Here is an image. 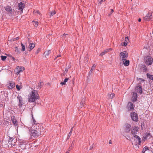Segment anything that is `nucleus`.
Returning <instances> with one entry per match:
<instances>
[{"label":"nucleus","mask_w":153,"mask_h":153,"mask_svg":"<svg viewBox=\"0 0 153 153\" xmlns=\"http://www.w3.org/2000/svg\"><path fill=\"white\" fill-rule=\"evenodd\" d=\"M138 21L139 22H141V19H140V18L138 20Z\"/></svg>","instance_id":"49530a36"},{"label":"nucleus","mask_w":153,"mask_h":153,"mask_svg":"<svg viewBox=\"0 0 153 153\" xmlns=\"http://www.w3.org/2000/svg\"><path fill=\"white\" fill-rule=\"evenodd\" d=\"M139 127L136 126H135L132 127L131 129V135L133 137L137 136V134L139 133Z\"/></svg>","instance_id":"20e7f679"},{"label":"nucleus","mask_w":153,"mask_h":153,"mask_svg":"<svg viewBox=\"0 0 153 153\" xmlns=\"http://www.w3.org/2000/svg\"><path fill=\"white\" fill-rule=\"evenodd\" d=\"M0 105V106H2V105Z\"/></svg>","instance_id":"5fc2aeb1"},{"label":"nucleus","mask_w":153,"mask_h":153,"mask_svg":"<svg viewBox=\"0 0 153 153\" xmlns=\"http://www.w3.org/2000/svg\"><path fill=\"white\" fill-rule=\"evenodd\" d=\"M11 119L13 123L14 124V125L15 126H16L17 125V121L15 119V117H12Z\"/></svg>","instance_id":"4be33fe9"},{"label":"nucleus","mask_w":153,"mask_h":153,"mask_svg":"<svg viewBox=\"0 0 153 153\" xmlns=\"http://www.w3.org/2000/svg\"><path fill=\"white\" fill-rule=\"evenodd\" d=\"M123 61L124 65L126 66H128L129 64V61L127 60L126 59H124V60H122Z\"/></svg>","instance_id":"aec40b11"},{"label":"nucleus","mask_w":153,"mask_h":153,"mask_svg":"<svg viewBox=\"0 0 153 153\" xmlns=\"http://www.w3.org/2000/svg\"><path fill=\"white\" fill-rule=\"evenodd\" d=\"M71 132H70L68 135V137H70L71 135Z\"/></svg>","instance_id":"c03bdc74"},{"label":"nucleus","mask_w":153,"mask_h":153,"mask_svg":"<svg viewBox=\"0 0 153 153\" xmlns=\"http://www.w3.org/2000/svg\"><path fill=\"white\" fill-rule=\"evenodd\" d=\"M15 51L16 52L18 53H19V51L18 50V48L17 47H15Z\"/></svg>","instance_id":"a19ab883"},{"label":"nucleus","mask_w":153,"mask_h":153,"mask_svg":"<svg viewBox=\"0 0 153 153\" xmlns=\"http://www.w3.org/2000/svg\"><path fill=\"white\" fill-rule=\"evenodd\" d=\"M40 50L41 49L39 48H38L35 52L36 54H38L40 51Z\"/></svg>","instance_id":"e433bc0d"},{"label":"nucleus","mask_w":153,"mask_h":153,"mask_svg":"<svg viewBox=\"0 0 153 153\" xmlns=\"http://www.w3.org/2000/svg\"><path fill=\"white\" fill-rule=\"evenodd\" d=\"M120 56L122 61L126 59L128 56V53L126 51H124L120 53Z\"/></svg>","instance_id":"423d86ee"},{"label":"nucleus","mask_w":153,"mask_h":153,"mask_svg":"<svg viewBox=\"0 0 153 153\" xmlns=\"http://www.w3.org/2000/svg\"><path fill=\"white\" fill-rule=\"evenodd\" d=\"M32 22L34 25L35 27H37L38 25L39 22L36 21H33Z\"/></svg>","instance_id":"bb28decb"},{"label":"nucleus","mask_w":153,"mask_h":153,"mask_svg":"<svg viewBox=\"0 0 153 153\" xmlns=\"http://www.w3.org/2000/svg\"><path fill=\"white\" fill-rule=\"evenodd\" d=\"M68 35V34H64L63 35H62L61 36H62V37H64L66 35Z\"/></svg>","instance_id":"a18cd8bd"},{"label":"nucleus","mask_w":153,"mask_h":153,"mask_svg":"<svg viewBox=\"0 0 153 153\" xmlns=\"http://www.w3.org/2000/svg\"><path fill=\"white\" fill-rule=\"evenodd\" d=\"M35 43H30L28 47V49H29L28 51H30L32 50L35 47Z\"/></svg>","instance_id":"4468645a"},{"label":"nucleus","mask_w":153,"mask_h":153,"mask_svg":"<svg viewBox=\"0 0 153 153\" xmlns=\"http://www.w3.org/2000/svg\"><path fill=\"white\" fill-rule=\"evenodd\" d=\"M136 90L137 91L138 93L142 94V90L141 86L139 85L136 88Z\"/></svg>","instance_id":"f3484780"},{"label":"nucleus","mask_w":153,"mask_h":153,"mask_svg":"<svg viewBox=\"0 0 153 153\" xmlns=\"http://www.w3.org/2000/svg\"><path fill=\"white\" fill-rule=\"evenodd\" d=\"M147 77L149 79L152 80H153V75H151L148 74H147Z\"/></svg>","instance_id":"cd10ccee"},{"label":"nucleus","mask_w":153,"mask_h":153,"mask_svg":"<svg viewBox=\"0 0 153 153\" xmlns=\"http://www.w3.org/2000/svg\"><path fill=\"white\" fill-rule=\"evenodd\" d=\"M67 71H68L67 69H65V73H67Z\"/></svg>","instance_id":"8fccbe9b"},{"label":"nucleus","mask_w":153,"mask_h":153,"mask_svg":"<svg viewBox=\"0 0 153 153\" xmlns=\"http://www.w3.org/2000/svg\"><path fill=\"white\" fill-rule=\"evenodd\" d=\"M153 62V59L150 56H147L145 58V63L147 65H151Z\"/></svg>","instance_id":"39448f33"},{"label":"nucleus","mask_w":153,"mask_h":153,"mask_svg":"<svg viewBox=\"0 0 153 153\" xmlns=\"http://www.w3.org/2000/svg\"><path fill=\"white\" fill-rule=\"evenodd\" d=\"M94 144H92L91 145V146L90 147L89 149L90 150H91L93 149V148H94Z\"/></svg>","instance_id":"58836bf2"},{"label":"nucleus","mask_w":153,"mask_h":153,"mask_svg":"<svg viewBox=\"0 0 153 153\" xmlns=\"http://www.w3.org/2000/svg\"><path fill=\"white\" fill-rule=\"evenodd\" d=\"M21 45L22 46V51H24L25 50V47L24 45H23L22 43H21Z\"/></svg>","instance_id":"7c9ffc66"},{"label":"nucleus","mask_w":153,"mask_h":153,"mask_svg":"<svg viewBox=\"0 0 153 153\" xmlns=\"http://www.w3.org/2000/svg\"><path fill=\"white\" fill-rule=\"evenodd\" d=\"M16 39H19L18 37H17Z\"/></svg>","instance_id":"864d4df0"},{"label":"nucleus","mask_w":153,"mask_h":153,"mask_svg":"<svg viewBox=\"0 0 153 153\" xmlns=\"http://www.w3.org/2000/svg\"><path fill=\"white\" fill-rule=\"evenodd\" d=\"M16 69L20 72L24 70L25 68L24 67L22 66H17Z\"/></svg>","instance_id":"dca6fc26"},{"label":"nucleus","mask_w":153,"mask_h":153,"mask_svg":"<svg viewBox=\"0 0 153 153\" xmlns=\"http://www.w3.org/2000/svg\"><path fill=\"white\" fill-rule=\"evenodd\" d=\"M50 13V16H53L56 13L55 10H53Z\"/></svg>","instance_id":"c756f323"},{"label":"nucleus","mask_w":153,"mask_h":153,"mask_svg":"<svg viewBox=\"0 0 153 153\" xmlns=\"http://www.w3.org/2000/svg\"><path fill=\"white\" fill-rule=\"evenodd\" d=\"M73 128H72L71 130V131H70V132H71V133H72V130H73Z\"/></svg>","instance_id":"09e8293b"},{"label":"nucleus","mask_w":153,"mask_h":153,"mask_svg":"<svg viewBox=\"0 0 153 153\" xmlns=\"http://www.w3.org/2000/svg\"><path fill=\"white\" fill-rule=\"evenodd\" d=\"M96 66V65L95 64H94L92 67L91 70L92 69H94L95 68Z\"/></svg>","instance_id":"37998d69"},{"label":"nucleus","mask_w":153,"mask_h":153,"mask_svg":"<svg viewBox=\"0 0 153 153\" xmlns=\"http://www.w3.org/2000/svg\"><path fill=\"white\" fill-rule=\"evenodd\" d=\"M104 1V0H98V4L99 5H100L102 3V2Z\"/></svg>","instance_id":"4c0bfd02"},{"label":"nucleus","mask_w":153,"mask_h":153,"mask_svg":"<svg viewBox=\"0 0 153 153\" xmlns=\"http://www.w3.org/2000/svg\"><path fill=\"white\" fill-rule=\"evenodd\" d=\"M114 12V10L113 9H111L110 12V13L109 14L108 16H111V15Z\"/></svg>","instance_id":"ea45409f"},{"label":"nucleus","mask_w":153,"mask_h":153,"mask_svg":"<svg viewBox=\"0 0 153 153\" xmlns=\"http://www.w3.org/2000/svg\"><path fill=\"white\" fill-rule=\"evenodd\" d=\"M0 105V106H2V105Z\"/></svg>","instance_id":"6e6d98bb"},{"label":"nucleus","mask_w":153,"mask_h":153,"mask_svg":"<svg viewBox=\"0 0 153 153\" xmlns=\"http://www.w3.org/2000/svg\"><path fill=\"white\" fill-rule=\"evenodd\" d=\"M127 107L128 110L130 111H132L134 108L133 104L131 102H128Z\"/></svg>","instance_id":"ddd939ff"},{"label":"nucleus","mask_w":153,"mask_h":153,"mask_svg":"<svg viewBox=\"0 0 153 153\" xmlns=\"http://www.w3.org/2000/svg\"><path fill=\"white\" fill-rule=\"evenodd\" d=\"M16 88L19 91L22 88V87L21 86L19 85H16Z\"/></svg>","instance_id":"72a5a7b5"},{"label":"nucleus","mask_w":153,"mask_h":153,"mask_svg":"<svg viewBox=\"0 0 153 153\" xmlns=\"http://www.w3.org/2000/svg\"><path fill=\"white\" fill-rule=\"evenodd\" d=\"M129 41V39L128 37H126L125 38V41L124 42H123V44H122V46H126L127 45V44L128 43V41Z\"/></svg>","instance_id":"6ab92c4d"},{"label":"nucleus","mask_w":153,"mask_h":153,"mask_svg":"<svg viewBox=\"0 0 153 153\" xmlns=\"http://www.w3.org/2000/svg\"><path fill=\"white\" fill-rule=\"evenodd\" d=\"M108 98L111 99H112L115 96V94L114 93H111L109 95H108Z\"/></svg>","instance_id":"a878e982"},{"label":"nucleus","mask_w":153,"mask_h":153,"mask_svg":"<svg viewBox=\"0 0 153 153\" xmlns=\"http://www.w3.org/2000/svg\"><path fill=\"white\" fill-rule=\"evenodd\" d=\"M33 13L34 14H38L39 15H40V13L39 12V11L38 10H34L33 12Z\"/></svg>","instance_id":"473e14b6"},{"label":"nucleus","mask_w":153,"mask_h":153,"mask_svg":"<svg viewBox=\"0 0 153 153\" xmlns=\"http://www.w3.org/2000/svg\"><path fill=\"white\" fill-rule=\"evenodd\" d=\"M5 10L11 13L12 11V9L11 7L9 6H7L5 8Z\"/></svg>","instance_id":"412c9836"},{"label":"nucleus","mask_w":153,"mask_h":153,"mask_svg":"<svg viewBox=\"0 0 153 153\" xmlns=\"http://www.w3.org/2000/svg\"><path fill=\"white\" fill-rule=\"evenodd\" d=\"M131 117L134 121L137 122L138 121V117L137 114L135 112H132L131 114Z\"/></svg>","instance_id":"6e6552de"},{"label":"nucleus","mask_w":153,"mask_h":153,"mask_svg":"<svg viewBox=\"0 0 153 153\" xmlns=\"http://www.w3.org/2000/svg\"><path fill=\"white\" fill-rule=\"evenodd\" d=\"M152 15V13L149 12L143 18V20L149 21L151 19Z\"/></svg>","instance_id":"9d476101"},{"label":"nucleus","mask_w":153,"mask_h":153,"mask_svg":"<svg viewBox=\"0 0 153 153\" xmlns=\"http://www.w3.org/2000/svg\"><path fill=\"white\" fill-rule=\"evenodd\" d=\"M66 153H69V152L68 151H67Z\"/></svg>","instance_id":"603ef678"},{"label":"nucleus","mask_w":153,"mask_h":153,"mask_svg":"<svg viewBox=\"0 0 153 153\" xmlns=\"http://www.w3.org/2000/svg\"><path fill=\"white\" fill-rule=\"evenodd\" d=\"M131 126L129 124L126 123L125 125L124 130L125 133L129 132L131 130Z\"/></svg>","instance_id":"0eeeda50"},{"label":"nucleus","mask_w":153,"mask_h":153,"mask_svg":"<svg viewBox=\"0 0 153 153\" xmlns=\"http://www.w3.org/2000/svg\"><path fill=\"white\" fill-rule=\"evenodd\" d=\"M15 87V84L13 82H10L7 85V87L10 89H11Z\"/></svg>","instance_id":"2eb2a0df"},{"label":"nucleus","mask_w":153,"mask_h":153,"mask_svg":"<svg viewBox=\"0 0 153 153\" xmlns=\"http://www.w3.org/2000/svg\"><path fill=\"white\" fill-rule=\"evenodd\" d=\"M148 149V148L147 147L145 146L143 149V150L142 151V152L143 153H144Z\"/></svg>","instance_id":"2f4dec72"},{"label":"nucleus","mask_w":153,"mask_h":153,"mask_svg":"<svg viewBox=\"0 0 153 153\" xmlns=\"http://www.w3.org/2000/svg\"><path fill=\"white\" fill-rule=\"evenodd\" d=\"M69 78H65L64 81L60 83V84L62 85H65L66 84V83L68 81Z\"/></svg>","instance_id":"b1692460"},{"label":"nucleus","mask_w":153,"mask_h":153,"mask_svg":"<svg viewBox=\"0 0 153 153\" xmlns=\"http://www.w3.org/2000/svg\"><path fill=\"white\" fill-rule=\"evenodd\" d=\"M151 135L149 133H146L144 135L143 137L144 140H146L149 139L151 138Z\"/></svg>","instance_id":"f8f14e48"},{"label":"nucleus","mask_w":153,"mask_h":153,"mask_svg":"<svg viewBox=\"0 0 153 153\" xmlns=\"http://www.w3.org/2000/svg\"><path fill=\"white\" fill-rule=\"evenodd\" d=\"M36 129H31V136L34 137H38L41 134L42 129L41 128L37 125L34 126Z\"/></svg>","instance_id":"f257e3e1"},{"label":"nucleus","mask_w":153,"mask_h":153,"mask_svg":"<svg viewBox=\"0 0 153 153\" xmlns=\"http://www.w3.org/2000/svg\"><path fill=\"white\" fill-rule=\"evenodd\" d=\"M25 5L24 3H23L22 2L19 3L18 4V9L20 10V13H21L23 12V10L25 8Z\"/></svg>","instance_id":"1a4fd4ad"},{"label":"nucleus","mask_w":153,"mask_h":153,"mask_svg":"<svg viewBox=\"0 0 153 153\" xmlns=\"http://www.w3.org/2000/svg\"><path fill=\"white\" fill-rule=\"evenodd\" d=\"M137 98V93L135 92L133 93V95L132 96V100L133 101H136Z\"/></svg>","instance_id":"a211bd4d"},{"label":"nucleus","mask_w":153,"mask_h":153,"mask_svg":"<svg viewBox=\"0 0 153 153\" xmlns=\"http://www.w3.org/2000/svg\"><path fill=\"white\" fill-rule=\"evenodd\" d=\"M7 57L5 56H1V60L3 61L5 60L6 59Z\"/></svg>","instance_id":"f704fd0d"},{"label":"nucleus","mask_w":153,"mask_h":153,"mask_svg":"<svg viewBox=\"0 0 153 153\" xmlns=\"http://www.w3.org/2000/svg\"><path fill=\"white\" fill-rule=\"evenodd\" d=\"M51 53V51L50 50H49L48 51H45L44 54H45V56H48Z\"/></svg>","instance_id":"393cba45"},{"label":"nucleus","mask_w":153,"mask_h":153,"mask_svg":"<svg viewBox=\"0 0 153 153\" xmlns=\"http://www.w3.org/2000/svg\"><path fill=\"white\" fill-rule=\"evenodd\" d=\"M17 98L18 99L19 101V105L20 106H22V105L24 104V103L22 97L19 95L17 97Z\"/></svg>","instance_id":"9b49d317"},{"label":"nucleus","mask_w":153,"mask_h":153,"mask_svg":"<svg viewBox=\"0 0 153 153\" xmlns=\"http://www.w3.org/2000/svg\"><path fill=\"white\" fill-rule=\"evenodd\" d=\"M105 0H104V1H105Z\"/></svg>","instance_id":"13d9d810"},{"label":"nucleus","mask_w":153,"mask_h":153,"mask_svg":"<svg viewBox=\"0 0 153 153\" xmlns=\"http://www.w3.org/2000/svg\"><path fill=\"white\" fill-rule=\"evenodd\" d=\"M108 50H105L104 51L101 53L100 54V55L101 56H103L105 53H107L108 52Z\"/></svg>","instance_id":"c85d7f7f"},{"label":"nucleus","mask_w":153,"mask_h":153,"mask_svg":"<svg viewBox=\"0 0 153 153\" xmlns=\"http://www.w3.org/2000/svg\"><path fill=\"white\" fill-rule=\"evenodd\" d=\"M43 85V83L42 82H40L38 84V86L40 88H41L42 86V85Z\"/></svg>","instance_id":"c9c22d12"},{"label":"nucleus","mask_w":153,"mask_h":153,"mask_svg":"<svg viewBox=\"0 0 153 153\" xmlns=\"http://www.w3.org/2000/svg\"><path fill=\"white\" fill-rule=\"evenodd\" d=\"M12 58L13 60H15V58H14V57H12Z\"/></svg>","instance_id":"3c124183"},{"label":"nucleus","mask_w":153,"mask_h":153,"mask_svg":"<svg viewBox=\"0 0 153 153\" xmlns=\"http://www.w3.org/2000/svg\"><path fill=\"white\" fill-rule=\"evenodd\" d=\"M61 56V55H58L57 56V57H56V58H57V57H60Z\"/></svg>","instance_id":"de8ad7c7"},{"label":"nucleus","mask_w":153,"mask_h":153,"mask_svg":"<svg viewBox=\"0 0 153 153\" xmlns=\"http://www.w3.org/2000/svg\"><path fill=\"white\" fill-rule=\"evenodd\" d=\"M85 100L86 98L85 97H84L83 99H82V100L81 101L80 103L81 108L84 106V101Z\"/></svg>","instance_id":"5701e85b"},{"label":"nucleus","mask_w":153,"mask_h":153,"mask_svg":"<svg viewBox=\"0 0 153 153\" xmlns=\"http://www.w3.org/2000/svg\"><path fill=\"white\" fill-rule=\"evenodd\" d=\"M15 71H16V74L17 75H19V74L20 73V72L17 71V70H16L15 69Z\"/></svg>","instance_id":"79ce46f5"},{"label":"nucleus","mask_w":153,"mask_h":153,"mask_svg":"<svg viewBox=\"0 0 153 153\" xmlns=\"http://www.w3.org/2000/svg\"><path fill=\"white\" fill-rule=\"evenodd\" d=\"M10 139L11 140V138H10Z\"/></svg>","instance_id":"4d7b16f0"},{"label":"nucleus","mask_w":153,"mask_h":153,"mask_svg":"<svg viewBox=\"0 0 153 153\" xmlns=\"http://www.w3.org/2000/svg\"><path fill=\"white\" fill-rule=\"evenodd\" d=\"M134 138V141L132 143V144L136 148L137 147V145H140L141 142L140 138L138 136H136L133 137Z\"/></svg>","instance_id":"7ed1b4c3"},{"label":"nucleus","mask_w":153,"mask_h":153,"mask_svg":"<svg viewBox=\"0 0 153 153\" xmlns=\"http://www.w3.org/2000/svg\"><path fill=\"white\" fill-rule=\"evenodd\" d=\"M39 95L35 91L31 92L30 97L29 99V101L30 102H34L37 99L39 98Z\"/></svg>","instance_id":"f03ea898"}]
</instances>
